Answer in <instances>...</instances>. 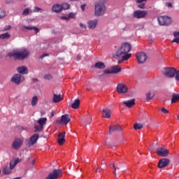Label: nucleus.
Segmentation results:
<instances>
[{"label":"nucleus","instance_id":"a211bd4d","mask_svg":"<svg viewBox=\"0 0 179 179\" xmlns=\"http://www.w3.org/2000/svg\"><path fill=\"white\" fill-rule=\"evenodd\" d=\"M87 24L88 29L94 30V29H96V27H97V24H99V20L96 19L91 20L87 22Z\"/></svg>","mask_w":179,"mask_h":179},{"label":"nucleus","instance_id":"49530a36","mask_svg":"<svg viewBox=\"0 0 179 179\" xmlns=\"http://www.w3.org/2000/svg\"><path fill=\"white\" fill-rule=\"evenodd\" d=\"M140 9H145V3H142L138 6Z\"/></svg>","mask_w":179,"mask_h":179},{"label":"nucleus","instance_id":"a19ab883","mask_svg":"<svg viewBox=\"0 0 179 179\" xmlns=\"http://www.w3.org/2000/svg\"><path fill=\"white\" fill-rule=\"evenodd\" d=\"M40 10H43V9H41V8H38V7H35L34 9V12L35 13L40 12Z\"/></svg>","mask_w":179,"mask_h":179},{"label":"nucleus","instance_id":"09e8293b","mask_svg":"<svg viewBox=\"0 0 179 179\" xmlns=\"http://www.w3.org/2000/svg\"><path fill=\"white\" fill-rule=\"evenodd\" d=\"M87 120H88V124H91L93 118L91 116H89L87 117Z\"/></svg>","mask_w":179,"mask_h":179},{"label":"nucleus","instance_id":"4be33fe9","mask_svg":"<svg viewBox=\"0 0 179 179\" xmlns=\"http://www.w3.org/2000/svg\"><path fill=\"white\" fill-rule=\"evenodd\" d=\"M111 110L108 108L102 109V117L103 118H111Z\"/></svg>","mask_w":179,"mask_h":179},{"label":"nucleus","instance_id":"58836bf2","mask_svg":"<svg viewBox=\"0 0 179 179\" xmlns=\"http://www.w3.org/2000/svg\"><path fill=\"white\" fill-rule=\"evenodd\" d=\"M30 10H29V8H25L23 12H22V15H24V16H27V15H29Z\"/></svg>","mask_w":179,"mask_h":179},{"label":"nucleus","instance_id":"4c0bfd02","mask_svg":"<svg viewBox=\"0 0 179 179\" xmlns=\"http://www.w3.org/2000/svg\"><path fill=\"white\" fill-rule=\"evenodd\" d=\"M175 79H176V80H177L178 82H179V70L177 71V70L176 69Z\"/></svg>","mask_w":179,"mask_h":179},{"label":"nucleus","instance_id":"8fccbe9b","mask_svg":"<svg viewBox=\"0 0 179 179\" xmlns=\"http://www.w3.org/2000/svg\"><path fill=\"white\" fill-rule=\"evenodd\" d=\"M173 43H177V44H179V38L173 39Z\"/></svg>","mask_w":179,"mask_h":179},{"label":"nucleus","instance_id":"5fc2aeb1","mask_svg":"<svg viewBox=\"0 0 179 179\" xmlns=\"http://www.w3.org/2000/svg\"><path fill=\"white\" fill-rule=\"evenodd\" d=\"M6 3H7V4L13 3V0H6Z\"/></svg>","mask_w":179,"mask_h":179},{"label":"nucleus","instance_id":"f3484780","mask_svg":"<svg viewBox=\"0 0 179 179\" xmlns=\"http://www.w3.org/2000/svg\"><path fill=\"white\" fill-rule=\"evenodd\" d=\"M70 122H71V117L68 114L63 115L61 117V120L57 121V122L61 123L62 125H67V124L69 123Z\"/></svg>","mask_w":179,"mask_h":179},{"label":"nucleus","instance_id":"680f3d73","mask_svg":"<svg viewBox=\"0 0 179 179\" xmlns=\"http://www.w3.org/2000/svg\"><path fill=\"white\" fill-rule=\"evenodd\" d=\"M96 173H100V170L99 169H96Z\"/></svg>","mask_w":179,"mask_h":179},{"label":"nucleus","instance_id":"69168bd1","mask_svg":"<svg viewBox=\"0 0 179 179\" xmlns=\"http://www.w3.org/2000/svg\"><path fill=\"white\" fill-rule=\"evenodd\" d=\"M87 90H89V89H88V88H87Z\"/></svg>","mask_w":179,"mask_h":179},{"label":"nucleus","instance_id":"864d4df0","mask_svg":"<svg viewBox=\"0 0 179 179\" xmlns=\"http://www.w3.org/2000/svg\"><path fill=\"white\" fill-rule=\"evenodd\" d=\"M112 167L114 169L115 171H114V174L115 176H117V173H115V171H117V168H115V165H114V164L112 165Z\"/></svg>","mask_w":179,"mask_h":179},{"label":"nucleus","instance_id":"2f4dec72","mask_svg":"<svg viewBox=\"0 0 179 179\" xmlns=\"http://www.w3.org/2000/svg\"><path fill=\"white\" fill-rule=\"evenodd\" d=\"M134 129H136V130L142 129V128H143V124H139V123H136V124L134 125Z\"/></svg>","mask_w":179,"mask_h":179},{"label":"nucleus","instance_id":"c9c22d12","mask_svg":"<svg viewBox=\"0 0 179 179\" xmlns=\"http://www.w3.org/2000/svg\"><path fill=\"white\" fill-rule=\"evenodd\" d=\"M6 16V12H5L3 9H0V19H3Z\"/></svg>","mask_w":179,"mask_h":179},{"label":"nucleus","instance_id":"39448f33","mask_svg":"<svg viewBox=\"0 0 179 179\" xmlns=\"http://www.w3.org/2000/svg\"><path fill=\"white\" fill-rule=\"evenodd\" d=\"M37 124L35 125L34 128L36 131L40 132L44 129V126L47 124V117H41L37 121Z\"/></svg>","mask_w":179,"mask_h":179},{"label":"nucleus","instance_id":"7c9ffc66","mask_svg":"<svg viewBox=\"0 0 179 179\" xmlns=\"http://www.w3.org/2000/svg\"><path fill=\"white\" fill-rule=\"evenodd\" d=\"M179 101V94H173L172 96L171 103H177Z\"/></svg>","mask_w":179,"mask_h":179},{"label":"nucleus","instance_id":"a18cd8bd","mask_svg":"<svg viewBox=\"0 0 179 179\" xmlns=\"http://www.w3.org/2000/svg\"><path fill=\"white\" fill-rule=\"evenodd\" d=\"M148 0H136L137 3H142V2H146Z\"/></svg>","mask_w":179,"mask_h":179},{"label":"nucleus","instance_id":"412c9836","mask_svg":"<svg viewBox=\"0 0 179 179\" xmlns=\"http://www.w3.org/2000/svg\"><path fill=\"white\" fill-rule=\"evenodd\" d=\"M17 71L21 75H27L29 73V69L26 66H22L17 68Z\"/></svg>","mask_w":179,"mask_h":179},{"label":"nucleus","instance_id":"20e7f679","mask_svg":"<svg viewBox=\"0 0 179 179\" xmlns=\"http://www.w3.org/2000/svg\"><path fill=\"white\" fill-rule=\"evenodd\" d=\"M162 73L166 78H174L176 76V69L173 67H166L162 69Z\"/></svg>","mask_w":179,"mask_h":179},{"label":"nucleus","instance_id":"13d9d810","mask_svg":"<svg viewBox=\"0 0 179 179\" xmlns=\"http://www.w3.org/2000/svg\"><path fill=\"white\" fill-rule=\"evenodd\" d=\"M10 28H11L10 25H8L5 27L4 30H10Z\"/></svg>","mask_w":179,"mask_h":179},{"label":"nucleus","instance_id":"c756f323","mask_svg":"<svg viewBox=\"0 0 179 179\" xmlns=\"http://www.w3.org/2000/svg\"><path fill=\"white\" fill-rule=\"evenodd\" d=\"M37 103H38V97L37 96H33L31 101V106L34 107V106L37 105Z\"/></svg>","mask_w":179,"mask_h":179},{"label":"nucleus","instance_id":"6ab92c4d","mask_svg":"<svg viewBox=\"0 0 179 179\" xmlns=\"http://www.w3.org/2000/svg\"><path fill=\"white\" fill-rule=\"evenodd\" d=\"M156 96V93L151 90H149L148 92L145 93V99L147 101H150L151 100H153L155 99V96Z\"/></svg>","mask_w":179,"mask_h":179},{"label":"nucleus","instance_id":"f8f14e48","mask_svg":"<svg viewBox=\"0 0 179 179\" xmlns=\"http://www.w3.org/2000/svg\"><path fill=\"white\" fill-rule=\"evenodd\" d=\"M24 80V77L20 74H15L11 78V82L15 83V85H20Z\"/></svg>","mask_w":179,"mask_h":179},{"label":"nucleus","instance_id":"473e14b6","mask_svg":"<svg viewBox=\"0 0 179 179\" xmlns=\"http://www.w3.org/2000/svg\"><path fill=\"white\" fill-rule=\"evenodd\" d=\"M24 29H27V30H35L36 34L38 33L39 29L37 27H24Z\"/></svg>","mask_w":179,"mask_h":179},{"label":"nucleus","instance_id":"aec40b11","mask_svg":"<svg viewBox=\"0 0 179 179\" xmlns=\"http://www.w3.org/2000/svg\"><path fill=\"white\" fill-rule=\"evenodd\" d=\"M115 131L117 132H122V127H121L120 124H115L109 127V134H111L112 132H115Z\"/></svg>","mask_w":179,"mask_h":179},{"label":"nucleus","instance_id":"393cba45","mask_svg":"<svg viewBox=\"0 0 179 179\" xmlns=\"http://www.w3.org/2000/svg\"><path fill=\"white\" fill-rule=\"evenodd\" d=\"M52 12L55 13H59V12H62V6L59 4H55L52 8Z\"/></svg>","mask_w":179,"mask_h":179},{"label":"nucleus","instance_id":"dca6fc26","mask_svg":"<svg viewBox=\"0 0 179 179\" xmlns=\"http://www.w3.org/2000/svg\"><path fill=\"white\" fill-rule=\"evenodd\" d=\"M170 164V159L167 158H162L159 161L158 167L159 169H164Z\"/></svg>","mask_w":179,"mask_h":179},{"label":"nucleus","instance_id":"0eeeda50","mask_svg":"<svg viewBox=\"0 0 179 179\" xmlns=\"http://www.w3.org/2000/svg\"><path fill=\"white\" fill-rule=\"evenodd\" d=\"M157 21L161 26H169V24H171V18L167 16H160L157 18Z\"/></svg>","mask_w":179,"mask_h":179},{"label":"nucleus","instance_id":"4d7b16f0","mask_svg":"<svg viewBox=\"0 0 179 179\" xmlns=\"http://www.w3.org/2000/svg\"><path fill=\"white\" fill-rule=\"evenodd\" d=\"M174 37H178L179 36V31H176L173 34Z\"/></svg>","mask_w":179,"mask_h":179},{"label":"nucleus","instance_id":"423d86ee","mask_svg":"<svg viewBox=\"0 0 179 179\" xmlns=\"http://www.w3.org/2000/svg\"><path fill=\"white\" fill-rule=\"evenodd\" d=\"M128 86L124 83H119L116 87V92L120 94H125L128 92Z\"/></svg>","mask_w":179,"mask_h":179},{"label":"nucleus","instance_id":"37998d69","mask_svg":"<svg viewBox=\"0 0 179 179\" xmlns=\"http://www.w3.org/2000/svg\"><path fill=\"white\" fill-rule=\"evenodd\" d=\"M68 17H69V20L72 19V18L75 17V14L69 13Z\"/></svg>","mask_w":179,"mask_h":179},{"label":"nucleus","instance_id":"ea45409f","mask_svg":"<svg viewBox=\"0 0 179 179\" xmlns=\"http://www.w3.org/2000/svg\"><path fill=\"white\" fill-rule=\"evenodd\" d=\"M162 113L164 114H169V110L166 109V108H162L161 109Z\"/></svg>","mask_w":179,"mask_h":179},{"label":"nucleus","instance_id":"1a4fd4ad","mask_svg":"<svg viewBox=\"0 0 179 179\" xmlns=\"http://www.w3.org/2000/svg\"><path fill=\"white\" fill-rule=\"evenodd\" d=\"M61 176H62V171L61 169H55L46 177V179H58Z\"/></svg>","mask_w":179,"mask_h":179},{"label":"nucleus","instance_id":"052dcab7","mask_svg":"<svg viewBox=\"0 0 179 179\" xmlns=\"http://www.w3.org/2000/svg\"><path fill=\"white\" fill-rule=\"evenodd\" d=\"M36 163V160L33 159L31 164V166H34V164Z\"/></svg>","mask_w":179,"mask_h":179},{"label":"nucleus","instance_id":"5701e85b","mask_svg":"<svg viewBox=\"0 0 179 179\" xmlns=\"http://www.w3.org/2000/svg\"><path fill=\"white\" fill-rule=\"evenodd\" d=\"M57 143L59 145H64L65 143V132L59 133Z\"/></svg>","mask_w":179,"mask_h":179},{"label":"nucleus","instance_id":"4468645a","mask_svg":"<svg viewBox=\"0 0 179 179\" xmlns=\"http://www.w3.org/2000/svg\"><path fill=\"white\" fill-rule=\"evenodd\" d=\"M39 136L38 134H34L29 140L27 141V146H33L35 143H37V141H38Z\"/></svg>","mask_w":179,"mask_h":179},{"label":"nucleus","instance_id":"e433bc0d","mask_svg":"<svg viewBox=\"0 0 179 179\" xmlns=\"http://www.w3.org/2000/svg\"><path fill=\"white\" fill-rule=\"evenodd\" d=\"M62 10H63V9H64V10L69 9V8H71V5H69L66 3H64L62 5Z\"/></svg>","mask_w":179,"mask_h":179},{"label":"nucleus","instance_id":"e2e57ef3","mask_svg":"<svg viewBox=\"0 0 179 179\" xmlns=\"http://www.w3.org/2000/svg\"><path fill=\"white\" fill-rule=\"evenodd\" d=\"M77 59L79 60V59H80V57H77Z\"/></svg>","mask_w":179,"mask_h":179},{"label":"nucleus","instance_id":"f704fd0d","mask_svg":"<svg viewBox=\"0 0 179 179\" xmlns=\"http://www.w3.org/2000/svg\"><path fill=\"white\" fill-rule=\"evenodd\" d=\"M3 172L4 174H10V173H12V169H10V168L6 167L3 168Z\"/></svg>","mask_w":179,"mask_h":179},{"label":"nucleus","instance_id":"b1692460","mask_svg":"<svg viewBox=\"0 0 179 179\" xmlns=\"http://www.w3.org/2000/svg\"><path fill=\"white\" fill-rule=\"evenodd\" d=\"M64 99V96L61 94H53L52 101L53 103H59V101H62V99Z\"/></svg>","mask_w":179,"mask_h":179},{"label":"nucleus","instance_id":"2eb2a0df","mask_svg":"<svg viewBox=\"0 0 179 179\" xmlns=\"http://www.w3.org/2000/svg\"><path fill=\"white\" fill-rule=\"evenodd\" d=\"M136 58L138 62V64H143L148 59V57L146 56V54L145 52H138L136 55Z\"/></svg>","mask_w":179,"mask_h":179},{"label":"nucleus","instance_id":"f03ea898","mask_svg":"<svg viewBox=\"0 0 179 179\" xmlns=\"http://www.w3.org/2000/svg\"><path fill=\"white\" fill-rule=\"evenodd\" d=\"M8 57H13L15 59L23 61L30 55V52L26 48L15 49L8 53Z\"/></svg>","mask_w":179,"mask_h":179},{"label":"nucleus","instance_id":"9b49d317","mask_svg":"<svg viewBox=\"0 0 179 179\" xmlns=\"http://www.w3.org/2000/svg\"><path fill=\"white\" fill-rule=\"evenodd\" d=\"M118 72H121V67L120 66H113L103 71L104 74L118 73Z\"/></svg>","mask_w":179,"mask_h":179},{"label":"nucleus","instance_id":"0e129e2a","mask_svg":"<svg viewBox=\"0 0 179 179\" xmlns=\"http://www.w3.org/2000/svg\"><path fill=\"white\" fill-rule=\"evenodd\" d=\"M71 1H78V0H71Z\"/></svg>","mask_w":179,"mask_h":179},{"label":"nucleus","instance_id":"de8ad7c7","mask_svg":"<svg viewBox=\"0 0 179 179\" xmlns=\"http://www.w3.org/2000/svg\"><path fill=\"white\" fill-rule=\"evenodd\" d=\"M80 8H81V10H83V12H85V9L86 8V4L81 5Z\"/></svg>","mask_w":179,"mask_h":179},{"label":"nucleus","instance_id":"6e6d98bb","mask_svg":"<svg viewBox=\"0 0 179 179\" xmlns=\"http://www.w3.org/2000/svg\"><path fill=\"white\" fill-rule=\"evenodd\" d=\"M166 5L169 8H173V4L171 3H166Z\"/></svg>","mask_w":179,"mask_h":179},{"label":"nucleus","instance_id":"6e6552de","mask_svg":"<svg viewBox=\"0 0 179 179\" xmlns=\"http://www.w3.org/2000/svg\"><path fill=\"white\" fill-rule=\"evenodd\" d=\"M148 16L147 10H137L133 13V17L136 19H143Z\"/></svg>","mask_w":179,"mask_h":179},{"label":"nucleus","instance_id":"603ef678","mask_svg":"<svg viewBox=\"0 0 179 179\" xmlns=\"http://www.w3.org/2000/svg\"><path fill=\"white\" fill-rule=\"evenodd\" d=\"M61 19H62L63 20H69V17L66 16H62Z\"/></svg>","mask_w":179,"mask_h":179},{"label":"nucleus","instance_id":"3c124183","mask_svg":"<svg viewBox=\"0 0 179 179\" xmlns=\"http://www.w3.org/2000/svg\"><path fill=\"white\" fill-rule=\"evenodd\" d=\"M44 57H48V54H47V53H43V54L40 57V58H41V59H43V58H44Z\"/></svg>","mask_w":179,"mask_h":179},{"label":"nucleus","instance_id":"c85d7f7f","mask_svg":"<svg viewBox=\"0 0 179 179\" xmlns=\"http://www.w3.org/2000/svg\"><path fill=\"white\" fill-rule=\"evenodd\" d=\"M19 159L17 158L13 161H11L10 162V170H13V169H15V166H16V164H17V163H19Z\"/></svg>","mask_w":179,"mask_h":179},{"label":"nucleus","instance_id":"a878e982","mask_svg":"<svg viewBox=\"0 0 179 179\" xmlns=\"http://www.w3.org/2000/svg\"><path fill=\"white\" fill-rule=\"evenodd\" d=\"M123 104H124L126 107L131 108V107H133V106H135V99L124 101H123Z\"/></svg>","mask_w":179,"mask_h":179},{"label":"nucleus","instance_id":"9d476101","mask_svg":"<svg viewBox=\"0 0 179 179\" xmlns=\"http://www.w3.org/2000/svg\"><path fill=\"white\" fill-rule=\"evenodd\" d=\"M23 138H15L12 143L13 149H15V150L20 149V148H22V145H23Z\"/></svg>","mask_w":179,"mask_h":179},{"label":"nucleus","instance_id":"ddd939ff","mask_svg":"<svg viewBox=\"0 0 179 179\" xmlns=\"http://www.w3.org/2000/svg\"><path fill=\"white\" fill-rule=\"evenodd\" d=\"M156 153L158 156H161V157H167L169 156V150L166 149L164 147H159L157 149Z\"/></svg>","mask_w":179,"mask_h":179},{"label":"nucleus","instance_id":"c03bdc74","mask_svg":"<svg viewBox=\"0 0 179 179\" xmlns=\"http://www.w3.org/2000/svg\"><path fill=\"white\" fill-rule=\"evenodd\" d=\"M80 27H81V29H84L85 30H86V29H87L86 25H85L83 23H80Z\"/></svg>","mask_w":179,"mask_h":179},{"label":"nucleus","instance_id":"bb28decb","mask_svg":"<svg viewBox=\"0 0 179 179\" xmlns=\"http://www.w3.org/2000/svg\"><path fill=\"white\" fill-rule=\"evenodd\" d=\"M80 106V100L78 99H75L74 102L71 104V108H74V110H77V108Z\"/></svg>","mask_w":179,"mask_h":179},{"label":"nucleus","instance_id":"72a5a7b5","mask_svg":"<svg viewBox=\"0 0 179 179\" xmlns=\"http://www.w3.org/2000/svg\"><path fill=\"white\" fill-rule=\"evenodd\" d=\"M0 38H10V34L9 33H5L0 35Z\"/></svg>","mask_w":179,"mask_h":179},{"label":"nucleus","instance_id":"7ed1b4c3","mask_svg":"<svg viewBox=\"0 0 179 179\" xmlns=\"http://www.w3.org/2000/svg\"><path fill=\"white\" fill-rule=\"evenodd\" d=\"M107 12V6L106 3L103 1H98L94 5V15L95 16H103Z\"/></svg>","mask_w":179,"mask_h":179},{"label":"nucleus","instance_id":"f257e3e1","mask_svg":"<svg viewBox=\"0 0 179 179\" xmlns=\"http://www.w3.org/2000/svg\"><path fill=\"white\" fill-rule=\"evenodd\" d=\"M131 48H132L129 43H122L120 48L116 52V57H121L122 61H128V59L132 57V54L128 53L131 51Z\"/></svg>","mask_w":179,"mask_h":179},{"label":"nucleus","instance_id":"bf43d9fd","mask_svg":"<svg viewBox=\"0 0 179 179\" xmlns=\"http://www.w3.org/2000/svg\"><path fill=\"white\" fill-rule=\"evenodd\" d=\"M55 115V112L52 111V112L51 113V115H50V118H52V117H54Z\"/></svg>","mask_w":179,"mask_h":179},{"label":"nucleus","instance_id":"79ce46f5","mask_svg":"<svg viewBox=\"0 0 179 179\" xmlns=\"http://www.w3.org/2000/svg\"><path fill=\"white\" fill-rule=\"evenodd\" d=\"M45 79H48L50 80V79H52V76H51V74L45 75Z\"/></svg>","mask_w":179,"mask_h":179},{"label":"nucleus","instance_id":"cd10ccee","mask_svg":"<svg viewBox=\"0 0 179 179\" xmlns=\"http://www.w3.org/2000/svg\"><path fill=\"white\" fill-rule=\"evenodd\" d=\"M94 67L97 69H104V68H106V64L101 62H98L95 63Z\"/></svg>","mask_w":179,"mask_h":179}]
</instances>
